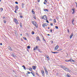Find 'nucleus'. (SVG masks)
Segmentation results:
<instances>
[{"instance_id":"0e129e2a","label":"nucleus","mask_w":77,"mask_h":77,"mask_svg":"<svg viewBox=\"0 0 77 77\" xmlns=\"http://www.w3.org/2000/svg\"><path fill=\"white\" fill-rule=\"evenodd\" d=\"M0 45H2V43H0Z\"/></svg>"},{"instance_id":"5701e85b","label":"nucleus","mask_w":77,"mask_h":77,"mask_svg":"<svg viewBox=\"0 0 77 77\" xmlns=\"http://www.w3.org/2000/svg\"><path fill=\"white\" fill-rule=\"evenodd\" d=\"M47 56H48V57H47V58L48 60H50V57H49V56H48L47 55Z\"/></svg>"},{"instance_id":"412c9836","label":"nucleus","mask_w":77,"mask_h":77,"mask_svg":"<svg viewBox=\"0 0 77 77\" xmlns=\"http://www.w3.org/2000/svg\"><path fill=\"white\" fill-rule=\"evenodd\" d=\"M42 26L43 27V28H45V24H44V23H43L42 24Z\"/></svg>"},{"instance_id":"cd10ccee","label":"nucleus","mask_w":77,"mask_h":77,"mask_svg":"<svg viewBox=\"0 0 77 77\" xmlns=\"http://www.w3.org/2000/svg\"><path fill=\"white\" fill-rule=\"evenodd\" d=\"M9 49L10 50H11V51H12V48H9Z\"/></svg>"},{"instance_id":"338daca9","label":"nucleus","mask_w":77,"mask_h":77,"mask_svg":"<svg viewBox=\"0 0 77 77\" xmlns=\"http://www.w3.org/2000/svg\"><path fill=\"white\" fill-rule=\"evenodd\" d=\"M37 1L38 2H39V1H40V0H37Z\"/></svg>"},{"instance_id":"774afa93","label":"nucleus","mask_w":77,"mask_h":77,"mask_svg":"<svg viewBox=\"0 0 77 77\" xmlns=\"http://www.w3.org/2000/svg\"><path fill=\"white\" fill-rule=\"evenodd\" d=\"M15 77H18V76H17L16 75H14Z\"/></svg>"},{"instance_id":"a19ab883","label":"nucleus","mask_w":77,"mask_h":77,"mask_svg":"<svg viewBox=\"0 0 77 77\" xmlns=\"http://www.w3.org/2000/svg\"><path fill=\"white\" fill-rule=\"evenodd\" d=\"M15 3L16 4H17V5H18V2H15Z\"/></svg>"},{"instance_id":"4be33fe9","label":"nucleus","mask_w":77,"mask_h":77,"mask_svg":"<svg viewBox=\"0 0 77 77\" xmlns=\"http://www.w3.org/2000/svg\"><path fill=\"white\" fill-rule=\"evenodd\" d=\"M29 71H32V68H29Z\"/></svg>"},{"instance_id":"9d476101","label":"nucleus","mask_w":77,"mask_h":77,"mask_svg":"<svg viewBox=\"0 0 77 77\" xmlns=\"http://www.w3.org/2000/svg\"><path fill=\"white\" fill-rule=\"evenodd\" d=\"M44 20H47V16H46V15H44Z\"/></svg>"},{"instance_id":"2f4dec72","label":"nucleus","mask_w":77,"mask_h":77,"mask_svg":"<svg viewBox=\"0 0 77 77\" xmlns=\"http://www.w3.org/2000/svg\"><path fill=\"white\" fill-rule=\"evenodd\" d=\"M44 69H45V72L46 71H47V69L46 68H45L44 67Z\"/></svg>"},{"instance_id":"aec40b11","label":"nucleus","mask_w":77,"mask_h":77,"mask_svg":"<svg viewBox=\"0 0 77 77\" xmlns=\"http://www.w3.org/2000/svg\"><path fill=\"white\" fill-rule=\"evenodd\" d=\"M20 26L21 27V28L23 27V25H22V23H20Z\"/></svg>"},{"instance_id":"4d7b16f0","label":"nucleus","mask_w":77,"mask_h":77,"mask_svg":"<svg viewBox=\"0 0 77 77\" xmlns=\"http://www.w3.org/2000/svg\"><path fill=\"white\" fill-rule=\"evenodd\" d=\"M32 75H33V76H34V77H35V73H32Z\"/></svg>"},{"instance_id":"c03bdc74","label":"nucleus","mask_w":77,"mask_h":77,"mask_svg":"<svg viewBox=\"0 0 77 77\" xmlns=\"http://www.w3.org/2000/svg\"><path fill=\"white\" fill-rule=\"evenodd\" d=\"M74 19H72V23H74Z\"/></svg>"},{"instance_id":"864d4df0","label":"nucleus","mask_w":77,"mask_h":77,"mask_svg":"<svg viewBox=\"0 0 77 77\" xmlns=\"http://www.w3.org/2000/svg\"><path fill=\"white\" fill-rule=\"evenodd\" d=\"M72 62H75V61L74 60H72Z\"/></svg>"},{"instance_id":"c9c22d12","label":"nucleus","mask_w":77,"mask_h":77,"mask_svg":"<svg viewBox=\"0 0 77 77\" xmlns=\"http://www.w3.org/2000/svg\"><path fill=\"white\" fill-rule=\"evenodd\" d=\"M4 23H6V21L5 20H4Z\"/></svg>"},{"instance_id":"49530a36","label":"nucleus","mask_w":77,"mask_h":77,"mask_svg":"<svg viewBox=\"0 0 77 77\" xmlns=\"http://www.w3.org/2000/svg\"><path fill=\"white\" fill-rule=\"evenodd\" d=\"M75 13V11H73L72 13V14H74Z\"/></svg>"},{"instance_id":"72a5a7b5","label":"nucleus","mask_w":77,"mask_h":77,"mask_svg":"<svg viewBox=\"0 0 77 77\" xmlns=\"http://www.w3.org/2000/svg\"><path fill=\"white\" fill-rule=\"evenodd\" d=\"M43 41H45V42H46V41H45V39H44V38H43Z\"/></svg>"},{"instance_id":"79ce46f5","label":"nucleus","mask_w":77,"mask_h":77,"mask_svg":"<svg viewBox=\"0 0 77 77\" xmlns=\"http://www.w3.org/2000/svg\"><path fill=\"white\" fill-rule=\"evenodd\" d=\"M23 68H24V69H25V70H26V66H25L23 67Z\"/></svg>"},{"instance_id":"ddd939ff","label":"nucleus","mask_w":77,"mask_h":77,"mask_svg":"<svg viewBox=\"0 0 77 77\" xmlns=\"http://www.w3.org/2000/svg\"><path fill=\"white\" fill-rule=\"evenodd\" d=\"M67 77H71V75L68 73H67L66 75Z\"/></svg>"},{"instance_id":"6ab92c4d","label":"nucleus","mask_w":77,"mask_h":77,"mask_svg":"<svg viewBox=\"0 0 77 77\" xmlns=\"http://www.w3.org/2000/svg\"><path fill=\"white\" fill-rule=\"evenodd\" d=\"M47 2V1L46 0H45V2H44V3L45 5L46 4V3Z\"/></svg>"},{"instance_id":"9b49d317","label":"nucleus","mask_w":77,"mask_h":77,"mask_svg":"<svg viewBox=\"0 0 77 77\" xmlns=\"http://www.w3.org/2000/svg\"><path fill=\"white\" fill-rule=\"evenodd\" d=\"M44 11H45V12H46V11H47V12H48L49 11V10L48 9H44Z\"/></svg>"},{"instance_id":"ea45409f","label":"nucleus","mask_w":77,"mask_h":77,"mask_svg":"<svg viewBox=\"0 0 77 77\" xmlns=\"http://www.w3.org/2000/svg\"><path fill=\"white\" fill-rule=\"evenodd\" d=\"M27 74H30V72H29V71H27Z\"/></svg>"},{"instance_id":"4c0bfd02","label":"nucleus","mask_w":77,"mask_h":77,"mask_svg":"<svg viewBox=\"0 0 77 77\" xmlns=\"http://www.w3.org/2000/svg\"><path fill=\"white\" fill-rule=\"evenodd\" d=\"M50 31L51 32V33H52V32L53 31V30H52V29H51L50 30Z\"/></svg>"},{"instance_id":"f3484780","label":"nucleus","mask_w":77,"mask_h":77,"mask_svg":"<svg viewBox=\"0 0 77 77\" xmlns=\"http://www.w3.org/2000/svg\"><path fill=\"white\" fill-rule=\"evenodd\" d=\"M11 56L14 57H16V56L13 54H11Z\"/></svg>"},{"instance_id":"2eb2a0df","label":"nucleus","mask_w":77,"mask_h":77,"mask_svg":"<svg viewBox=\"0 0 77 77\" xmlns=\"http://www.w3.org/2000/svg\"><path fill=\"white\" fill-rule=\"evenodd\" d=\"M38 51L39 52H40V53H42V51H41V50L39 49L38 48L37 49Z\"/></svg>"},{"instance_id":"7c9ffc66","label":"nucleus","mask_w":77,"mask_h":77,"mask_svg":"<svg viewBox=\"0 0 77 77\" xmlns=\"http://www.w3.org/2000/svg\"><path fill=\"white\" fill-rule=\"evenodd\" d=\"M3 9L2 8H1V12H2L3 11Z\"/></svg>"},{"instance_id":"c85d7f7f","label":"nucleus","mask_w":77,"mask_h":77,"mask_svg":"<svg viewBox=\"0 0 77 77\" xmlns=\"http://www.w3.org/2000/svg\"><path fill=\"white\" fill-rule=\"evenodd\" d=\"M31 33H32V35H34V34H35V32H34L32 31V32Z\"/></svg>"},{"instance_id":"5fc2aeb1","label":"nucleus","mask_w":77,"mask_h":77,"mask_svg":"<svg viewBox=\"0 0 77 77\" xmlns=\"http://www.w3.org/2000/svg\"><path fill=\"white\" fill-rule=\"evenodd\" d=\"M67 31L68 32V33L69 32V29H67Z\"/></svg>"},{"instance_id":"f8f14e48","label":"nucleus","mask_w":77,"mask_h":77,"mask_svg":"<svg viewBox=\"0 0 77 77\" xmlns=\"http://www.w3.org/2000/svg\"><path fill=\"white\" fill-rule=\"evenodd\" d=\"M40 39V38H39V36H37L36 38V39L37 41V40H38V41Z\"/></svg>"},{"instance_id":"bf43d9fd","label":"nucleus","mask_w":77,"mask_h":77,"mask_svg":"<svg viewBox=\"0 0 77 77\" xmlns=\"http://www.w3.org/2000/svg\"><path fill=\"white\" fill-rule=\"evenodd\" d=\"M24 5L23 6H22V8H24Z\"/></svg>"},{"instance_id":"3c124183","label":"nucleus","mask_w":77,"mask_h":77,"mask_svg":"<svg viewBox=\"0 0 77 77\" xmlns=\"http://www.w3.org/2000/svg\"><path fill=\"white\" fill-rule=\"evenodd\" d=\"M19 14L20 15H22V14H23L22 13H19Z\"/></svg>"},{"instance_id":"a18cd8bd","label":"nucleus","mask_w":77,"mask_h":77,"mask_svg":"<svg viewBox=\"0 0 77 77\" xmlns=\"http://www.w3.org/2000/svg\"><path fill=\"white\" fill-rule=\"evenodd\" d=\"M50 25H51V26H53V23H50Z\"/></svg>"},{"instance_id":"b1692460","label":"nucleus","mask_w":77,"mask_h":77,"mask_svg":"<svg viewBox=\"0 0 77 77\" xmlns=\"http://www.w3.org/2000/svg\"><path fill=\"white\" fill-rule=\"evenodd\" d=\"M55 28L56 29H59V27L57 26H55Z\"/></svg>"},{"instance_id":"6e6552de","label":"nucleus","mask_w":77,"mask_h":77,"mask_svg":"<svg viewBox=\"0 0 77 77\" xmlns=\"http://www.w3.org/2000/svg\"><path fill=\"white\" fill-rule=\"evenodd\" d=\"M32 69H36V66H32Z\"/></svg>"},{"instance_id":"a211bd4d","label":"nucleus","mask_w":77,"mask_h":77,"mask_svg":"<svg viewBox=\"0 0 77 77\" xmlns=\"http://www.w3.org/2000/svg\"><path fill=\"white\" fill-rule=\"evenodd\" d=\"M15 9H16L17 10H18V6H16Z\"/></svg>"},{"instance_id":"bb28decb","label":"nucleus","mask_w":77,"mask_h":77,"mask_svg":"<svg viewBox=\"0 0 77 77\" xmlns=\"http://www.w3.org/2000/svg\"><path fill=\"white\" fill-rule=\"evenodd\" d=\"M23 38L24 39H25V40H27V38H26L25 37H23Z\"/></svg>"},{"instance_id":"e433bc0d","label":"nucleus","mask_w":77,"mask_h":77,"mask_svg":"<svg viewBox=\"0 0 77 77\" xmlns=\"http://www.w3.org/2000/svg\"><path fill=\"white\" fill-rule=\"evenodd\" d=\"M44 24L45 26H48V25L46 23H44Z\"/></svg>"},{"instance_id":"393cba45","label":"nucleus","mask_w":77,"mask_h":77,"mask_svg":"<svg viewBox=\"0 0 77 77\" xmlns=\"http://www.w3.org/2000/svg\"><path fill=\"white\" fill-rule=\"evenodd\" d=\"M27 48H28L29 49L30 48V46L29 45L27 47Z\"/></svg>"},{"instance_id":"e2e57ef3","label":"nucleus","mask_w":77,"mask_h":77,"mask_svg":"<svg viewBox=\"0 0 77 77\" xmlns=\"http://www.w3.org/2000/svg\"><path fill=\"white\" fill-rule=\"evenodd\" d=\"M42 19H44V16H43L42 18Z\"/></svg>"},{"instance_id":"f704fd0d","label":"nucleus","mask_w":77,"mask_h":77,"mask_svg":"<svg viewBox=\"0 0 77 77\" xmlns=\"http://www.w3.org/2000/svg\"><path fill=\"white\" fill-rule=\"evenodd\" d=\"M17 31H15V35H17Z\"/></svg>"},{"instance_id":"09e8293b","label":"nucleus","mask_w":77,"mask_h":77,"mask_svg":"<svg viewBox=\"0 0 77 77\" xmlns=\"http://www.w3.org/2000/svg\"><path fill=\"white\" fill-rule=\"evenodd\" d=\"M24 3H22V6H24Z\"/></svg>"},{"instance_id":"f03ea898","label":"nucleus","mask_w":77,"mask_h":77,"mask_svg":"<svg viewBox=\"0 0 77 77\" xmlns=\"http://www.w3.org/2000/svg\"><path fill=\"white\" fill-rule=\"evenodd\" d=\"M60 66L61 68H62L64 70H65L66 71V69L67 68L66 67L63 66L62 65H60Z\"/></svg>"},{"instance_id":"6e6d98bb","label":"nucleus","mask_w":77,"mask_h":77,"mask_svg":"<svg viewBox=\"0 0 77 77\" xmlns=\"http://www.w3.org/2000/svg\"><path fill=\"white\" fill-rule=\"evenodd\" d=\"M33 17L34 18L35 20H36V17H35V16H34Z\"/></svg>"},{"instance_id":"13d9d810","label":"nucleus","mask_w":77,"mask_h":77,"mask_svg":"<svg viewBox=\"0 0 77 77\" xmlns=\"http://www.w3.org/2000/svg\"><path fill=\"white\" fill-rule=\"evenodd\" d=\"M20 18H23V16H20Z\"/></svg>"},{"instance_id":"680f3d73","label":"nucleus","mask_w":77,"mask_h":77,"mask_svg":"<svg viewBox=\"0 0 77 77\" xmlns=\"http://www.w3.org/2000/svg\"><path fill=\"white\" fill-rule=\"evenodd\" d=\"M26 35H27V36H29V34H28V33H26Z\"/></svg>"},{"instance_id":"8fccbe9b","label":"nucleus","mask_w":77,"mask_h":77,"mask_svg":"<svg viewBox=\"0 0 77 77\" xmlns=\"http://www.w3.org/2000/svg\"><path fill=\"white\" fill-rule=\"evenodd\" d=\"M17 10L15 9V11H14V12H15V13H17Z\"/></svg>"},{"instance_id":"37998d69","label":"nucleus","mask_w":77,"mask_h":77,"mask_svg":"<svg viewBox=\"0 0 77 77\" xmlns=\"http://www.w3.org/2000/svg\"><path fill=\"white\" fill-rule=\"evenodd\" d=\"M72 10L73 11H75V9L74 8L72 9Z\"/></svg>"},{"instance_id":"69168bd1","label":"nucleus","mask_w":77,"mask_h":77,"mask_svg":"<svg viewBox=\"0 0 77 77\" xmlns=\"http://www.w3.org/2000/svg\"><path fill=\"white\" fill-rule=\"evenodd\" d=\"M65 62H69V61H68V60H65Z\"/></svg>"},{"instance_id":"58836bf2","label":"nucleus","mask_w":77,"mask_h":77,"mask_svg":"<svg viewBox=\"0 0 77 77\" xmlns=\"http://www.w3.org/2000/svg\"><path fill=\"white\" fill-rule=\"evenodd\" d=\"M36 75H38V76H39V75H38V72H36Z\"/></svg>"},{"instance_id":"0eeeda50","label":"nucleus","mask_w":77,"mask_h":77,"mask_svg":"<svg viewBox=\"0 0 77 77\" xmlns=\"http://www.w3.org/2000/svg\"><path fill=\"white\" fill-rule=\"evenodd\" d=\"M58 48H59V46H58V45L56 46L54 48V50H57V49H58Z\"/></svg>"},{"instance_id":"473e14b6","label":"nucleus","mask_w":77,"mask_h":77,"mask_svg":"<svg viewBox=\"0 0 77 77\" xmlns=\"http://www.w3.org/2000/svg\"><path fill=\"white\" fill-rule=\"evenodd\" d=\"M72 59H70L68 60V61H69V62H72Z\"/></svg>"},{"instance_id":"052dcab7","label":"nucleus","mask_w":77,"mask_h":77,"mask_svg":"<svg viewBox=\"0 0 77 77\" xmlns=\"http://www.w3.org/2000/svg\"><path fill=\"white\" fill-rule=\"evenodd\" d=\"M59 50L60 51H61V50H62V48H61V49H60Z\"/></svg>"},{"instance_id":"603ef678","label":"nucleus","mask_w":77,"mask_h":77,"mask_svg":"<svg viewBox=\"0 0 77 77\" xmlns=\"http://www.w3.org/2000/svg\"><path fill=\"white\" fill-rule=\"evenodd\" d=\"M56 75H59V73H56Z\"/></svg>"},{"instance_id":"de8ad7c7","label":"nucleus","mask_w":77,"mask_h":77,"mask_svg":"<svg viewBox=\"0 0 77 77\" xmlns=\"http://www.w3.org/2000/svg\"><path fill=\"white\" fill-rule=\"evenodd\" d=\"M46 20V22H47V23H49V22H48V20Z\"/></svg>"},{"instance_id":"a878e982","label":"nucleus","mask_w":77,"mask_h":77,"mask_svg":"<svg viewBox=\"0 0 77 77\" xmlns=\"http://www.w3.org/2000/svg\"><path fill=\"white\" fill-rule=\"evenodd\" d=\"M45 72L46 74V75H48V71H45Z\"/></svg>"},{"instance_id":"4468645a","label":"nucleus","mask_w":77,"mask_h":77,"mask_svg":"<svg viewBox=\"0 0 77 77\" xmlns=\"http://www.w3.org/2000/svg\"><path fill=\"white\" fill-rule=\"evenodd\" d=\"M51 53H54V54H56V53H59L58 52H53L52 51H51Z\"/></svg>"},{"instance_id":"c756f323","label":"nucleus","mask_w":77,"mask_h":77,"mask_svg":"<svg viewBox=\"0 0 77 77\" xmlns=\"http://www.w3.org/2000/svg\"><path fill=\"white\" fill-rule=\"evenodd\" d=\"M54 23H56V19H54Z\"/></svg>"},{"instance_id":"dca6fc26","label":"nucleus","mask_w":77,"mask_h":77,"mask_svg":"<svg viewBox=\"0 0 77 77\" xmlns=\"http://www.w3.org/2000/svg\"><path fill=\"white\" fill-rule=\"evenodd\" d=\"M72 36H73V33H72L70 36V39H71L72 37Z\"/></svg>"},{"instance_id":"1a4fd4ad","label":"nucleus","mask_w":77,"mask_h":77,"mask_svg":"<svg viewBox=\"0 0 77 77\" xmlns=\"http://www.w3.org/2000/svg\"><path fill=\"white\" fill-rule=\"evenodd\" d=\"M34 9H32V10L31 12L33 14H35V11H34Z\"/></svg>"},{"instance_id":"20e7f679","label":"nucleus","mask_w":77,"mask_h":77,"mask_svg":"<svg viewBox=\"0 0 77 77\" xmlns=\"http://www.w3.org/2000/svg\"><path fill=\"white\" fill-rule=\"evenodd\" d=\"M41 71L42 76H43V77L45 76V73L44 72V71L43 70H42Z\"/></svg>"},{"instance_id":"f257e3e1","label":"nucleus","mask_w":77,"mask_h":77,"mask_svg":"<svg viewBox=\"0 0 77 77\" xmlns=\"http://www.w3.org/2000/svg\"><path fill=\"white\" fill-rule=\"evenodd\" d=\"M32 23L36 27V28H37L38 26H36V23L34 21H32Z\"/></svg>"},{"instance_id":"7ed1b4c3","label":"nucleus","mask_w":77,"mask_h":77,"mask_svg":"<svg viewBox=\"0 0 77 77\" xmlns=\"http://www.w3.org/2000/svg\"><path fill=\"white\" fill-rule=\"evenodd\" d=\"M14 21L15 23H16V24H18V21L17 20V19L14 18Z\"/></svg>"},{"instance_id":"423d86ee","label":"nucleus","mask_w":77,"mask_h":77,"mask_svg":"<svg viewBox=\"0 0 77 77\" xmlns=\"http://www.w3.org/2000/svg\"><path fill=\"white\" fill-rule=\"evenodd\" d=\"M65 71H67V72H71V70L69 69V68H67L65 70Z\"/></svg>"},{"instance_id":"39448f33","label":"nucleus","mask_w":77,"mask_h":77,"mask_svg":"<svg viewBox=\"0 0 77 77\" xmlns=\"http://www.w3.org/2000/svg\"><path fill=\"white\" fill-rule=\"evenodd\" d=\"M38 48H39V46H35V47L34 48H33L34 51H35V50H36L37 49H38Z\"/></svg>"}]
</instances>
